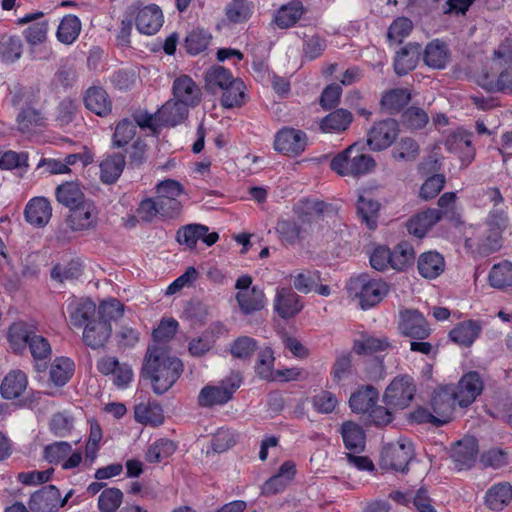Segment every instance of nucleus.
<instances>
[{
  "label": "nucleus",
  "mask_w": 512,
  "mask_h": 512,
  "mask_svg": "<svg viewBox=\"0 0 512 512\" xmlns=\"http://www.w3.org/2000/svg\"><path fill=\"white\" fill-rule=\"evenodd\" d=\"M189 108L172 98L164 103L155 113V120L159 125L175 127L188 117Z\"/></svg>",
  "instance_id": "nucleus-25"
},
{
  "label": "nucleus",
  "mask_w": 512,
  "mask_h": 512,
  "mask_svg": "<svg viewBox=\"0 0 512 512\" xmlns=\"http://www.w3.org/2000/svg\"><path fill=\"white\" fill-rule=\"evenodd\" d=\"M123 502V492L117 487L105 488L98 497L100 512H116Z\"/></svg>",
  "instance_id": "nucleus-55"
},
{
  "label": "nucleus",
  "mask_w": 512,
  "mask_h": 512,
  "mask_svg": "<svg viewBox=\"0 0 512 512\" xmlns=\"http://www.w3.org/2000/svg\"><path fill=\"white\" fill-rule=\"evenodd\" d=\"M276 233L282 243L286 245H295L301 243L310 234V228L298 221L292 219H279L275 227Z\"/></svg>",
  "instance_id": "nucleus-22"
},
{
  "label": "nucleus",
  "mask_w": 512,
  "mask_h": 512,
  "mask_svg": "<svg viewBox=\"0 0 512 512\" xmlns=\"http://www.w3.org/2000/svg\"><path fill=\"white\" fill-rule=\"evenodd\" d=\"M304 13L305 7L303 3L300 0H292L278 9L274 21L281 29L289 28L294 26Z\"/></svg>",
  "instance_id": "nucleus-40"
},
{
  "label": "nucleus",
  "mask_w": 512,
  "mask_h": 512,
  "mask_svg": "<svg viewBox=\"0 0 512 512\" xmlns=\"http://www.w3.org/2000/svg\"><path fill=\"white\" fill-rule=\"evenodd\" d=\"M33 334L34 332L25 322L19 321L11 324L7 333L11 349L16 353L23 352Z\"/></svg>",
  "instance_id": "nucleus-45"
},
{
  "label": "nucleus",
  "mask_w": 512,
  "mask_h": 512,
  "mask_svg": "<svg viewBox=\"0 0 512 512\" xmlns=\"http://www.w3.org/2000/svg\"><path fill=\"white\" fill-rule=\"evenodd\" d=\"M28 385L27 375L19 370H11L3 378L0 392L4 399L13 400L22 395Z\"/></svg>",
  "instance_id": "nucleus-32"
},
{
  "label": "nucleus",
  "mask_w": 512,
  "mask_h": 512,
  "mask_svg": "<svg viewBox=\"0 0 512 512\" xmlns=\"http://www.w3.org/2000/svg\"><path fill=\"white\" fill-rule=\"evenodd\" d=\"M176 449L177 446L172 440L160 438L149 445L145 459L152 464L160 463L172 456Z\"/></svg>",
  "instance_id": "nucleus-49"
},
{
  "label": "nucleus",
  "mask_w": 512,
  "mask_h": 512,
  "mask_svg": "<svg viewBox=\"0 0 512 512\" xmlns=\"http://www.w3.org/2000/svg\"><path fill=\"white\" fill-rule=\"evenodd\" d=\"M339 433L348 453L360 454L365 451L366 433L358 423L351 420L344 421L340 426Z\"/></svg>",
  "instance_id": "nucleus-24"
},
{
  "label": "nucleus",
  "mask_w": 512,
  "mask_h": 512,
  "mask_svg": "<svg viewBox=\"0 0 512 512\" xmlns=\"http://www.w3.org/2000/svg\"><path fill=\"white\" fill-rule=\"evenodd\" d=\"M480 463L485 468H502L509 463V453L501 448H490L480 455Z\"/></svg>",
  "instance_id": "nucleus-62"
},
{
  "label": "nucleus",
  "mask_w": 512,
  "mask_h": 512,
  "mask_svg": "<svg viewBox=\"0 0 512 512\" xmlns=\"http://www.w3.org/2000/svg\"><path fill=\"white\" fill-rule=\"evenodd\" d=\"M413 30L412 21L404 16L397 17L390 24L387 31V39L390 43L400 44Z\"/></svg>",
  "instance_id": "nucleus-60"
},
{
  "label": "nucleus",
  "mask_w": 512,
  "mask_h": 512,
  "mask_svg": "<svg viewBox=\"0 0 512 512\" xmlns=\"http://www.w3.org/2000/svg\"><path fill=\"white\" fill-rule=\"evenodd\" d=\"M25 220L35 226H46L52 217L50 201L45 197H34L28 201L24 209Z\"/></svg>",
  "instance_id": "nucleus-23"
},
{
  "label": "nucleus",
  "mask_w": 512,
  "mask_h": 512,
  "mask_svg": "<svg viewBox=\"0 0 512 512\" xmlns=\"http://www.w3.org/2000/svg\"><path fill=\"white\" fill-rule=\"evenodd\" d=\"M23 53V43L19 36L11 34L0 35V61L11 64L20 59Z\"/></svg>",
  "instance_id": "nucleus-43"
},
{
  "label": "nucleus",
  "mask_w": 512,
  "mask_h": 512,
  "mask_svg": "<svg viewBox=\"0 0 512 512\" xmlns=\"http://www.w3.org/2000/svg\"><path fill=\"white\" fill-rule=\"evenodd\" d=\"M136 135V126L128 118L121 119L115 126L112 136L114 147L121 148L126 146Z\"/></svg>",
  "instance_id": "nucleus-59"
},
{
  "label": "nucleus",
  "mask_w": 512,
  "mask_h": 512,
  "mask_svg": "<svg viewBox=\"0 0 512 512\" xmlns=\"http://www.w3.org/2000/svg\"><path fill=\"white\" fill-rule=\"evenodd\" d=\"M443 212L438 209H427L413 216L407 224L408 232L418 238L426 233L441 220Z\"/></svg>",
  "instance_id": "nucleus-29"
},
{
  "label": "nucleus",
  "mask_w": 512,
  "mask_h": 512,
  "mask_svg": "<svg viewBox=\"0 0 512 512\" xmlns=\"http://www.w3.org/2000/svg\"><path fill=\"white\" fill-rule=\"evenodd\" d=\"M484 80L483 87L487 90L512 94V67L502 70L496 80H489L488 75Z\"/></svg>",
  "instance_id": "nucleus-64"
},
{
  "label": "nucleus",
  "mask_w": 512,
  "mask_h": 512,
  "mask_svg": "<svg viewBox=\"0 0 512 512\" xmlns=\"http://www.w3.org/2000/svg\"><path fill=\"white\" fill-rule=\"evenodd\" d=\"M55 197L60 204L69 209L87 200L81 185L75 181H67L58 185L55 190Z\"/></svg>",
  "instance_id": "nucleus-36"
},
{
  "label": "nucleus",
  "mask_w": 512,
  "mask_h": 512,
  "mask_svg": "<svg viewBox=\"0 0 512 512\" xmlns=\"http://www.w3.org/2000/svg\"><path fill=\"white\" fill-rule=\"evenodd\" d=\"M103 438L102 427L97 421L90 423L88 440L85 445V463L92 465L98 456L100 442Z\"/></svg>",
  "instance_id": "nucleus-56"
},
{
  "label": "nucleus",
  "mask_w": 512,
  "mask_h": 512,
  "mask_svg": "<svg viewBox=\"0 0 512 512\" xmlns=\"http://www.w3.org/2000/svg\"><path fill=\"white\" fill-rule=\"evenodd\" d=\"M273 146L285 156L297 157L306 149L307 135L302 130L283 127L276 133Z\"/></svg>",
  "instance_id": "nucleus-9"
},
{
  "label": "nucleus",
  "mask_w": 512,
  "mask_h": 512,
  "mask_svg": "<svg viewBox=\"0 0 512 512\" xmlns=\"http://www.w3.org/2000/svg\"><path fill=\"white\" fill-rule=\"evenodd\" d=\"M236 299L243 314L248 315L265 307L263 290H239Z\"/></svg>",
  "instance_id": "nucleus-46"
},
{
  "label": "nucleus",
  "mask_w": 512,
  "mask_h": 512,
  "mask_svg": "<svg viewBox=\"0 0 512 512\" xmlns=\"http://www.w3.org/2000/svg\"><path fill=\"white\" fill-rule=\"evenodd\" d=\"M411 100V93L406 88H395L385 92L381 98V107L389 113L401 111Z\"/></svg>",
  "instance_id": "nucleus-48"
},
{
  "label": "nucleus",
  "mask_w": 512,
  "mask_h": 512,
  "mask_svg": "<svg viewBox=\"0 0 512 512\" xmlns=\"http://www.w3.org/2000/svg\"><path fill=\"white\" fill-rule=\"evenodd\" d=\"M8 103L18 110L16 130L24 135H31L46 124L41 110V92L37 86H24L16 83L9 87L6 96Z\"/></svg>",
  "instance_id": "nucleus-2"
},
{
  "label": "nucleus",
  "mask_w": 512,
  "mask_h": 512,
  "mask_svg": "<svg viewBox=\"0 0 512 512\" xmlns=\"http://www.w3.org/2000/svg\"><path fill=\"white\" fill-rule=\"evenodd\" d=\"M75 371L73 360L68 357H56L49 370L50 381L57 387L66 385Z\"/></svg>",
  "instance_id": "nucleus-41"
},
{
  "label": "nucleus",
  "mask_w": 512,
  "mask_h": 512,
  "mask_svg": "<svg viewBox=\"0 0 512 512\" xmlns=\"http://www.w3.org/2000/svg\"><path fill=\"white\" fill-rule=\"evenodd\" d=\"M479 452L478 441L475 437H464L457 441L451 451V458L455 463L457 470L471 468Z\"/></svg>",
  "instance_id": "nucleus-18"
},
{
  "label": "nucleus",
  "mask_w": 512,
  "mask_h": 512,
  "mask_svg": "<svg viewBox=\"0 0 512 512\" xmlns=\"http://www.w3.org/2000/svg\"><path fill=\"white\" fill-rule=\"evenodd\" d=\"M85 107L100 117L111 113L112 102L102 87H90L84 96Z\"/></svg>",
  "instance_id": "nucleus-34"
},
{
  "label": "nucleus",
  "mask_w": 512,
  "mask_h": 512,
  "mask_svg": "<svg viewBox=\"0 0 512 512\" xmlns=\"http://www.w3.org/2000/svg\"><path fill=\"white\" fill-rule=\"evenodd\" d=\"M378 400V390L372 385H364L351 394L349 407L354 413L367 414Z\"/></svg>",
  "instance_id": "nucleus-30"
},
{
  "label": "nucleus",
  "mask_w": 512,
  "mask_h": 512,
  "mask_svg": "<svg viewBox=\"0 0 512 512\" xmlns=\"http://www.w3.org/2000/svg\"><path fill=\"white\" fill-rule=\"evenodd\" d=\"M421 55L422 47L419 43L409 42L400 48L394 58V70L396 74L402 76L412 71L417 66Z\"/></svg>",
  "instance_id": "nucleus-27"
},
{
  "label": "nucleus",
  "mask_w": 512,
  "mask_h": 512,
  "mask_svg": "<svg viewBox=\"0 0 512 512\" xmlns=\"http://www.w3.org/2000/svg\"><path fill=\"white\" fill-rule=\"evenodd\" d=\"M376 163L372 156L360 152L353 144L337 154L330 162V168L341 176H360L371 172Z\"/></svg>",
  "instance_id": "nucleus-3"
},
{
  "label": "nucleus",
  "mask_w": 512,
  "mask_h": 512,
  "mask_svg": "<svg viewBox=\"0 0 512 512\" xmlns=\"http://www.w3.org/2000/svg\"><path fill=\"white\" fill-rule=\"evenodd\" d=\"M452 388H441L434 392L431 399V408L438 420L441 421V426L449 423L453 418V413L458 406L456 396Z\"/></svg>",
  "instance_id": "nucleus-20"
},
{
  "label": "nucleus",
  "mask_w": 512,
  "mask_h": 512,
  "mask_svg": "<svg viewBox=\"0 0 512 512\" xmlns=\"http://www.w3.org/2000/svg\"><path fill=\"white\" fill-rule=\"evenodd\" d=\"M388 346L389 344L385 339L366 337L362 340L354 341L353 351L358 355H372L386 350Z\"/></svg>",
  "instance_id": "nucleus-63"
},
{
  "label": "nucleus",
  "mask_w": 512,
  "mask_h": 512,
  "mask_svg": "<svg viewBox=\"0 0 512 512\" xmlns=\"http://www.w3.org/2000/svg\"><path fill=\"white\" fill-rule=\"evenodd\" d=\"M124 304L117 299L104 300L97 307V317L100 320H107L111 324V321H116L123 316Z\"/></svg>",
  "instance_id": "nucleus-61"
},
{
  "label": "nucleus",
  "mask_w": 512,
  "mask_h": 512,
  "mask_svg": "<svg viewBox=\"0 0 512 512\" xmlns=\"http://www.w3.org/2000/svg\"><path fill=\"white\" fill-rule=\"evenodd\" d=\"M303 308V303L293 290H277L274 309L282 319L297 315Z\"/></svg>",
  "instance_id": "nucleus-31"
},
{
  "label": "nucleus",
  "mask_w": 512,
  "mask_h": 512,
  "mask_svg": "<svg viewBox=\"0 0 512 512\" xmlns=\"http://www.w3.org/2000/svg\"><path fill=\"white\" fill-rule=\"evenodd\" d=\"M99 209L95 202L87 199L81 204L69 209L66 223L72 231L80 232L94 229L98 224Z\"/></svg>",
  "instance_id": "nucleus-10"
},
{
  "label": "nucleus",
  "mask_w": 512,
  "mask_h": 512,
  "mask_svg": "<svg viewBox=\"0 0 512 512\" xmlns=\"http://www.w3.org/2000/svg\"><path fill=\"white\" fill-rule=\"evenodd\" d=\"M244 83L235 79L224 90L221 97V105L225 108L240 107L245 103Z\"/></svg>",
  "instance_id": "nucleus-53"
},
{
  "label": "nucleus",
  "mask_w": 512,
  "mask_h": 512,
  "mask_svg": "<svg viewBox=\"0 0 512 512\" xmlns=\"http://www.w3.org/2000/svg\"><path fill=\"white\" fill-rule=\"evenodd\" d=\"M392 255V269L397 271H404L414 263L415 251L413 246L407 242L402 241L398 243L393 250Z\"/></svg>",
  "instance_id": "nucleus-50"
},
{
  "label": "nucleus",
  "mask_w": 512,
  "mask_h": 512,
  "mask_svg": "<svg viewBox=\"0 0 512 512\" xmlns=\"http://www.w3.org/2000/svg\"><path fill=\"white\" fill-rule=\"evenodd\" d=\"M483 390V381L481 376L476 371H470L464 374L457 386L452 388L453 393L458 401V406L461 408L468 407L471 405L477 396L481 394Z\"/></svg>",
  "instance_id": "nucleus-14"
},
{
  "label": "nucleus",
  "mask_w": 512,
  "mask_h": 512,
  "mask_svg": "<svg viewBox=\"0 0 512 512\" xmlns=\"http://www.w3.org/2000/svg\"><path fill=\"white\" fill-rule=\"evenodd\" d=\"M488 279L492 288L512 287V263L503 261L495 264L490 270Z\"/></svg>",
  "instance_id": "nucleus-52"
},
{
  "label": "nucleus",
  "mask_w": 512,
  "mask_h": 512,
  "mask_svg": "<svg viewBox=\"0 0 512 512\" xmlns=\"http://www.w3.org/2000/svg\"><path fill=\"white\" fill-rule=\"evenodd\" d=\"M69 323L80 329L97 317V306L90 298H75L67 306Z\"/></svg>",
  "instance_id": "nucleus-17"
},
{
  "label": "nucleus",
  "mask_w": 512,
  "mask_h": 512,
  "mask_svg": "<svg viewBox=\"0 0 512 512\" xmlns=\"http://www.w3.org/2000/svg\"><path fill=\"white\" fill-rule=\"evenodd\" d=\"M81 31V22L75 15L68 14L61 20L57 29V39L64 44H72Z\"/></svg>",
  "instance_id": "nucleus-51"
},
{
  "label": "nucleus",
  "mask_w": 512,
  "mask_h": 512,
  "mask_svg": "<svg viewBox=\"0 0 512 512\" xmlns=\"http://www.w3.org/2000/svg\"><path fill=\"white\" fill-rule=\"evenodd\" d=\"M258 349V342L250 336H239L230 345V353L234 358L250 360Z\"/></svg>",
  "instance_id": "nucleus-57"
},
{
  "label": "nucleus",
  "mask_w": 512,
  "mask_h": 512,
  "mask_svg": "<svg viewBox=\"0 0 512 512\" xmlns=\"http://www.w3.org/2000/svg\"><path fill=\"white\" fill-rule=\"evenodd\" d=\"M219 239L217 232H209V228L202 224H188L178 229L176 240L180 245L194 249L198 240H202L207 246H212Z\"/></svg>",
  "instance_id": "nucleus-16"
},
{
  "label": "nucleus",
  "mask_w": 512,
  "mask_h": 512,
  "mask_svg": "<svg viewBox=\"0 0 512 512\" xmlns=\"http://www.w3.org/2000/svg\"><path fill=\"white\" fill-rule=\"evenodd\" d=\"M353 120L352 113L340 108L329 113L320 122V129L325 133H340L345 131Z\"/></svg>",
  "instance_id": "nucleus-42"
},
{
  "label": "nucleus",
  "mask_w": 512,
  "mask_h": 512,
  "mask_svg": "<svg viewBox=\"0 0 512 512\" xmlns=\"http://www.w3.org/2000/svg\"><path fill=\"white\" fill-rule=\"evenodd\" d=\"M503 238L499 232L486 228L465 240V247L479 256H489L502 247Z\"/></svg>",
  "instance_id": "nucleus-13"
},
{
  "label": "nucleus",
  "mask_w": 512,
  "mask_h": 512,
  "mask_svg": "<svg viewBox=\"0 0 512 512\" xmlns=\"http://www.w3.org/2000/svg\"><path fill=\"white\" fill-rule=\"evenodd\" d=\"M379 209L380 204L370 194H362L358 197L357 213L370 230L377 227Z\"/></svg>",
  "instance_id": "nucleus-44"
},
{
  "label": "nucleus",
  "mask_w": 512,
  "mask_h": 512,
  "mask_svg": "<svg viewBox=\"0 0 512 512\" xmlns=\"http://www.w3.org/2000/svg\"><path fill=\"white\" fill-rule=\"evenodd\" d=\"M418 143L410 137L401 138V140L394 146L392 156L397 161H414L419 155Z\"/></svg>",
  "instance_id": "nucleus-58"
},
{
  "label": "nucleus",
  "mask_w": 512,
  "mask_h": 512,
  "mask_svg": "<svg viewBox=\"0 0 512 512\" xmlns=\"http://www.w3.org/2000/svg\"><path fill=\"white\" fill-rule=\"evenodd\" d=\"M183 373V363L171 356L167 349L153 344L147 348L141 370L142 377L149 379L157 395L166 393Z\"/></svg>",
  "instance_id": "nucleus-1"
},
{
  "label": "nucleus",
  "mask_w": 512,
  "mask_h": 512,
  "mask_svg": "<svg viewBox=\"0 0 512 512\" xmlns=\"http://www.w3.org/2000/svg\"><path fill=\"white\" fill-rule=\"evenodd\" d=\"M241 378H229L220 385H206L198 395L197 403L202 408H212L228 403L241 385Z\"/></svg>",
  "instance_id": "nucleus-7"
},
{
  "label": "nucleus",
  "mask_w": 512,
  "mask_h": 512,
  "mask_svg": "<svg viewBox=\"0 0 512 512\" xmlns=\"http://www.w3.org/2000/svg\"><path fill=\"white\" fill-rule=\"evenodd\" d=\"M446 268V262L442 254L437 251H427L418 257L417 269L425 279H436Z\"/></svg>",
  "instance_id": "nucleus-28"
},
{
  "label": "nucleus",
  "mask_w": 512,
  "mask_h": 512,
  "mask_svg": "<svg viewBox=\"0 0 512 512\" xmlns=\"http://www.w3.org/2000/svg\"><path fill=\"white\" fill-rule=\"evenodd\" d=\"M512 499V485L509 482H499L492 485L486 492L485 503L494 511L506 507Z\"/></svg>",
  "instance_id": "nucleus-39"
},
{
  "label": "nucleus",
  "mask_w": 512,
  "mask_h": 512,
  "mask_svg": "<svg viewBox=\"0 0 512 512\" xmlns=\"http://www.w3.org/2000/svg\"><path fill=\"white\" fill-rule=\"evenodd\" d=\"M414 457V447L407 438H399L394 443L383 446L379 464L383 469L405 472Z\"/></svg>",
  "instance_id": "nucleus-4"
},
{
  "label": "nucleus",
  "mask_w": 512,
  "mask_h": 512,
  "mask_svg": "<svg viewBox=\"0 0 512 512\" xmlns=\"http://www.w3.org/2000/svg\"><path fill=\"white\" fill-rule=\"evenodd\" d=\"M424 63L433 69H444L451 60V51L446 42L440 39L430 41L422 51Z\"/></svg>",
  "instance_id": "nucleus-26"
},
{
  "label": "nucleus",
  "mask_w": 512,
  "mask_h": 512,
  "mask_svg": "<svg viewBox=\"0 0 512 512\" xmlns=\"http://www.w3.org/2000/svg\"><path fill=\"white\" fill-rule=\"evenodd\" d=\"M82 339L85 345L92 349L103 348L112 333V326L107 320H100L98 317L82 327Z\"/></svg>",
  "instance_id": "nucleus-21"
},
{
  "label": "nucleus",
  "mask_w": 512,
  "mask_h": 512,
  "mask_svg": "<svg viewBox=\"0 0 512 512\" xmlns=\"http://www.w3.org/2000/svg\"><path fill=\"white\" fill-rule=\"evenodd\" d=\"M397 328L402 336L412 340H426L432 334L430 323L417 309L400 310Z\"/></svg>",
  "instance_id": "nucleus-5"
},
{
  "label": "nucleus",
  "mask_w": 512,
  "mask_h": 512,
  "mask_svg": "<svg viewBox=\"0 0 512 512\" xmlns=\"http://www.w3.org/2000/svg\"><path fill=\"white\" fill-rule=\"evenodd\" d=\"M204 79L206 90L215 93L224 90L236 78L223 66H212L206 71Z\"/></svg>",
  "instance_id": "nucleus-47"
},
{
  "label": "nucleus",
  "mask_w": 512,
  "mask_h": 512,
  "mask_svg": "<svg viewBox=\"0 0 512 512\" xmlns=\"http://www.w3.org/2000/svg\"><path fill=\"white\" fill-rule=\"evenodd\" d=\"M472 136L470 132L458 130L451 133L445 142L446 149L460 159L463 168L468 167L475 158Z\"/></svg>",
  "instance_id": "nucleus-15"
},
{
  "label": "nucleus",
  "mask_w": 512,
  "mask_h": 512,
  "mask_svg": "<svg viewBox=\"0 0 512 512\" xmlns=\"http://www.w3.org/2000/svg\"><path fill=\"white\" fill-rule=\"evenodd\" d=\"M399 125L395 119L388 118L375 122L367 134V144L374 151H381L395 141Z\"/></svg>",
  "instance_id": "nucleus-11"
},
{
  "label": "nucleus",
  "mask_w": 512,
  "mask_h": 512,
  "mask_svg": "<svg viewBox=\"0 0 512 512\" xmlns=\"http://www.w3.org/2000/svg\"><path fill=\"white\" fill-rule=\"evenodd\" d=\"M173 98L187 108L197 106L201 101V89L188 75L177 77L172 85Z\"/></svg>",
  "instance_id": "nucleus-19"
},
{
  "label": "nucleus",
  "mask_w": 512,
  "mask_h": 512,
  "mask_svg": "<svg viewBox=\"0 0 512 512\" xmlns=\"http://www.w3.org/2000/svg\"><path fill=\"white\" fill-rule=\"evenodd\" d=\"M325 203L316 199L304 198L299 200L293 208L298 219L311 228L312 222L319 219L324 212Z\"/></svg>",
  "instance_id": "nucleus-38"
},
{
  "label": "nucleus",
  "mask_w": 512,
  "mask_h": 512,
  "mask_svg": "<svg viewBox=\"0 0 512 512\" xmlns=\"http://www.w3.org/2000/svg\"><path fill=\"white\" fill-rule=\"evenodd\" d=\"M73 492L70 490L64 498H61L59 489L54 485H47L34 492L28 505L32 512H57L64 507Z\"/></svg>",
  "instance_id": "nucleus-8"
},
{
  "label": "nucleus",
  "mask_w": 512,
  "mask_h": 512,
  "mask_svg": "<svg viewBox=\"0 0 512 512\" xmlns=\"http://www.w3.org/2000/svg\"><path fill=\"white\" fill-rule=\"evenodd\" d=\"M134 418L138 423L151 427H158L164 423V411L156 401L140 403L135 406Z\"/></svg>",
  "instance_id": "nucleus-35"
},
{
  "label": "nucleus",
  "mask_w": 512,
  "mask_h": 512,
  "mask_svg": "<svg viewBox=\"0 0 512 512\" xmlns=\"http://www.w3.org/2000/svg\"><path fill=\"white\" fill-rule=\"evenodd\" d=\"M126 165L125 156L121 153L107 155L99 165L100 180L104 184H114L120 178Z\"/></svg>",
  "instance_id": "nucleus-33"
},
{
  "label": "nucleus",
  "mask_w": 512,
  "mask_h": 512,
  "mask_svg": "<svg viewBox=\"0 0 512 512\" xmlns=\"http://www.w3.org/2000/svg\"><path fill=\"white\" fill-rule=\"evenodd\" d=\"M481 326L477 321L467 320L460 322L449 332V338L454 343L469 347L479 337Z\"/></svg>",
  "instance_id": "nucleus-37"
},
{
  "label": "nucleus",
  "mask_w": 512,
  "mask_h": 512,
  "mask_svg": "<svg viewBox=\"0 0 512 512\" xmlns=\"http://www.w3.org/2000/svg\"><path fill=\"white\" fill-rule=\"evenodd\" d=\"M274 352L270 347L262 349L258 354V359L255 365V373L257 376L266 381H275L274 367Z\"/></svg>",
  "instance_id": "nucleus-54"
},
{
  "label": "nucleus",
  "mask_w": 512,
  "mask_h": 512,
  "mask_svg": "<svg viewBox=\"0 0 512 512\" xmlns=\"http://www.w3.org/2000/svg\"><path fill=\"white\" fill-rule=\"evenodd\" d=\"M133 15L136 28L141 34L154 35L164 23L163 12L156 4L134 7Z\"/></svg>",
  "instance_id": "nucleus-12"
},
{
  "label": "nucleus",
  "mask_w": 512,
  "mask_h": 512,
  "mask_svg": "<svg viewBox=\"0 0 512 512\" xmlns=\"http://www.w3.org/2000/svg\"><path fill=\"white\" fill-rule=\"evenodd\" d=\"M416 393V386L412 377L401 375L395 377L387 386L383 401L387 407L404 409L408 407Z\"/></svg>",
  "instance_id": "nucleus-6"
}]
</instances>
